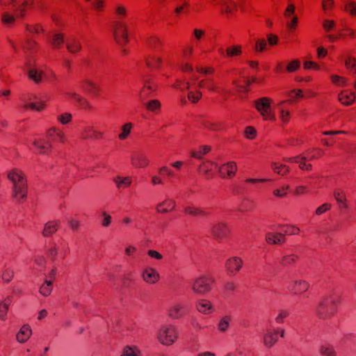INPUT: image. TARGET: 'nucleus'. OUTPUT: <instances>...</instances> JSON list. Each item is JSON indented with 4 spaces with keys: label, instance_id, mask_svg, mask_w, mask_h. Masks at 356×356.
I'll list each match as a JSON object with an SVG mask.
<instances>
[{
    "label": "nucleus",
    "instance_id": "nucleus-1",
    "mask_svg": "<svg viewBox=\"0 0 356 356\" xmlns=\"http://www.w3.org/2000/svg\"><path fill=\"white\" fill-rule=\"evenodd\" d=\"M8 179L13 184V198L18 202H24L28 194L27 181L24 172L19 169H12L8 174Z\"/></svg>",
    "mask_w": 356,
    "mask_h": 356
},
{
    "label": "nucleus",
    "instance_id": "nucleus-2",
    "mask_svg": "<svg viewBox=\"0 0 356 356\" xmlns=\"http://www.w3.org/2000/svg\"><path fill=\"white\" fill-rule=\"evenodd\" d=\"M339 302L340 298L335 294L325 296L316 307L317 316L321 319L330 318L337 313Z\"/></svg>",
    "mask_w": 356,
    "mask_h": 356
},
{
    "label": "nucleus",
    "instance_id": "nucleus-3",
    "mask_svg": "<svg viewBox=\"0 0 356 356\" xmlns=\"http://www.w3.org/2000/svg\"><path fill=\"white\" fill-rule=\"evenodd\" d=\"M111 28L115 42L121 47L126 46L129 42L127 24L122 21L115 20L112 22Z\"/></svg>",
    "mask_w": 356,
    "mask_h": 356
},
{
    "label": "nucleus",
    "instance_id": "nucleus-4",
    "mask_svg": "<svg viewBox=\"0 0 356 356\" xmlns=\"http://www.w3.org/2000/svg\"><path fill=\"white\" fill-rule=\"evenodd\" d=\"M271 103L272 99L266 97L254 101V107L262 116L264 120L273 122L275 120V116L271 109Z\"/></svg>",
    "mask_w": 356,
    "mask_h": 356
},
{
    "label": "nucleus",
    "instance_id": "nucleus-5",
    "mask_svg": "<svg viewBox=\"0 0 356 356\" xmlns=\"http://www.w3.org/2000/svg\"><path fill=\"white\" fill-rule=\"evenodd\" d=\"M215 280L207 275H202L195 280L193 285V291L197 294H204L211 289V285Z\"/></svg>",
    "mask_w": 356,
    "mask_h": 356
},
{
    "label": "nucleus",
    "instance_id": "nucleus-6",
    "mask_svg": "<svg viewBox=\"0 0 356 356\" xmlns=\"http://www.w3.org/2000/svg\"><path fill=\"white\" fill-rule=\"evenodd\" d=\"M158 89V85L153 76H148L144 80V85L140 92V99L145 101L149 97L154 96Z\"/></svg>",
    "mask_w": 356,
    "mask_h": 356
},
{
    "label": "nucleus",
    "instance_id": "nucleus-7",
    "mask_svg": "<svg viewBox=\"0 0 356 356\" xmlns=\"http://www.w3.org/2000/svg\"><path fill=\"white\" fill-rule=\"evenodd\" d=\"M197 122L200 127L212 131H218L225 128V124L220 121H214L207 117L200 116Z\"/></svg>",
    "mask_w": 356,
    "mask_h": 356
},
{
    "label": "nucleus",
    "instance_id": "nucleus-8",
    "mask_svg": "<svg viewBox=\"0 0 356 356\" xmlns=\"http://www.w3.org/2000/svg\"><path fill=\"white\" fill-rule=\"evenodd\" d=\"M177 338V332L172 326L161 329L159 333V339L161 343L171 345Z\"/></svg>",
    "mask_w": 356,
    "mask_h": 356
},
{
    "label": "nucleus",
    "instance_id": "nucleus-9",
    "mask_svg": "<svg viewBox=\"0 0 356 356\" xmlns=\"http://www.w3.org/2000/svg\"><path fill=\"white\" fill-rule=\"evenodd\" d=\"M237 165L234 161H229L222 164L218 169L219 175L222 179H230L235 176Z\"/></svg>",
    "mask_w": 356,
    "mask_h": 356
},
{
    "label": "nucleus",
    "instance_id": "nucleus-10",
    "mask_svg": "<svg viewBox=\"0 0 356 356\" xmlns=\"http://www.w3.org/2000/svg\"><path fill=\"white\" fill-rule=\"evenodd\" d=\"M131 165L137 168H146L149 164L147 156L143 152H134L131 156Z\"/></svg>",
    "mask_w": 356,
    "mask_h": 356
},
{
    "label": "nucleus",
    "instance_id": "nucleus-11",
    "mask_svg": "<svg viewBox=\"0 0 356 356\" xmlns=\"http://www.w3.org/2000/svg\"><path fill=\"white\" fill-rule=\"evenodd\" d=\"M65 95L67 99L74 102L75 106L76 107L88 111L92 109V106L90 105L89 102L86 98L81 97L79 94L67 93Z\"/></svg>",
    "mask_w": 356,
    "mask_h": 356
},
{
    "label": "nucleus",
    "instance_id": "nucleus-12",
    "mask_svg": "<svg viewBox=\"0 0 356 356\" xmlns=\"http://www.w3.org/2000/svg\"><path fill=\"white\" fill-rule=\"evenodd\" d=\"M218 4L221 6L220 13L230 17L237 10V6L232 0H220Z\"/></svg>",
    "mask_w": 356,
    "mask_h": 356
},
{
    "label": "nucleus",
    "instance_id": "nucleus-13",
    "mask_svg": "<svg viewBox=\"0 0 356 356\" xmlns=\"http://www.w3.org/2000/svg\"><path fill=\"white\" fill-rule=\"evenodd\" d=\"M37 152L40 154H49L52 151V145L51 142L44 139H38L33 143Z\"/></svg>",
    "mask_w": 356,
    "mask_h": 356
},
{
    "label": "nucleus",
    "instance_id": "nucleus-14",
    "mask_svg": "<svg viewBox=\"0 0 356 356\" xmlns=\"http://www.w3.org/2000/svg\"><path fill=\"white\" fill-rule=\"evenodd\" d=\"M47 136L52 142L64 143L65 142V135L64 132L58 128L51 127L47 131Z\"/></svg>",
    "mask_w": 356,
    "mask_h": 356
},
{
    "label": "nucleus",
    "instance_id": "nucleus-15",
    "mask_svg": "<svg viewBox=\"0 0 356 356\" xmlns=\"http://www.w3.org/2000/svg\"><path fill=\"white\" fill-rule=\"evenodd\" d=\"M229 230L227 226L223 223L214 225L212 228L213 236L220 241L228 236Z\"/></svg>",
    "mask_w": 356,
    "mask_h": 356
},
{
    "label": "nucleus",
    "instance_id": "nucleus-16",
    "mask_svg": "<svg viewBox=\"0 0 356 356\" xmlns=\"http://www.w3.org/2000/svg\"><path fill=\"white\" fill-rule=\"evenodd\" d=\"M217 168L218 165L216 163L207 161L200 165L199 170L200 173L205 175L209 179L213 177Z\"/></svg>",
    "mask_w": 356,
    "mask_h": 356
},
{
    "label": "nucleus",
    "instance_id": "nucleus-17",
    "mask_svg": "<svg viewBox=\"0 0 356 356\" xmlns=\"http://www.w3.org/2000/svg\"><path fill=\"white\" fill-rule=\"evenodd\" d=\"M79 86L83 90H84L88 94L96 96L99 95V87L96 83L92 82L90 80H82L79 83Z\"/></svg>",
    "mask_w": 356,
    "mask_h": 356
},
{
    "label": "nucleus",
    "instance_id": "nucleus-18",
    "mask_svg": "<svg viewBox=\"0 0 356 356\" xmlns=\"http://www.w3.org/2000/svg\"><path fill=\"white\" fill-rule=\"evenodd\" d=\"M355 94L354 92L343 90L338 95L339 101L345 106H350L355 101Z\"/></svg>",
    "mask_w": 356,
    "mask_h": 356
},
{
    "label": "nucleus",
    "instance_id": "nucleus-19",
    "mask_svg": "<svg viewBox=\"0 0 356 356\" xmlns=\"http://www.w3.org/2000/svg\"><path fill=\"white\" fill-rule=\"evenodd\" d=\"M226 268L231 273L239 271L243 265V261L239 257H232L226 262Z\"/></svg>",
    "mask_w": 356,
    "mask_h": 356
},
{
    "label": "nucleus",
    "instance_id": "nucleus-20",
    "mask_svg": "<svg viewBox=\"0 0 356 356\" xmlns=\"http://www.w3.org/2000/svg\"><path fill=\"white\" fill-rule=\"evenodd\" d=\"M143 277L146 282L154 284L159 281V274L154 268H147L143 271Z\"/></svg>",
    "mask_w": 356,
    "mask_h": 356
},
{
    "label": "nucleus",
    "instance_id": "nucleus-21",
    "mask_svg": "<svg viewBox=\"0 0 356 356\" xmlns=\"http://www.w3.org/2000/svg\"><path fill=\"white\" fill-rule=\"evenodd\" d=\"M333 195L340 209H348L346 195L343 191L339 188L335 189Z\"/></svg>",
    "mask_w": 356,
    "mask_h": 356
},
{
    "label": "nucleus",
    "instance_id": "nucleus-22",
    "mask_svg": "<svg viewBox=\"0 0 356 356\" xmlns=\"http://www.w3.org/2000/svg\"><path fill=\"white\" fill-rule=\"evenodd\" d=\"M176 203L172 200H165L157 205L156 209L159 213H165L174 210Z\"/></svg>",
    "mask_w": 356,
    "mask_h": 356
},
{
    "label": "nucleus",
    "instance_id": "nucleus-23",
    "mask_svg": "<svg viewBox=\"0 0 356 356\" xmlns=\"http://www.w3.org/2000/svg\"><path fill=\"white\" fill-rule=\"evenodd\" d=\"M31 335V329L29 325H23L16 335L17 340L19 343L26 342Z\"/></svg>",
    "mask_w": 356,
    "mask_h": 356
},
{
    "label": "nucleus",
    "instance_id": "nucleus-24",
    "mask_svg": "<svg viewBox=\"0 0 356 356\" xmlns=\"http://www.w3.org/2000/svg\"><path fill=\"white\" fill-rule=\"evenodd\" d=\"M309 284L306 281H296L291 288V291L293 294H301L307 291L309 289Z\"/></svg>",
    "mask_w": 356,
    "mask_h": 356
},
{
    "label": "nucleus",
    "instance_id": "nucleus-25",
    "mask_svg": "<svg viewBox=\"0 0 356 356\" xmlns=\"http://www.w3.org/2000/svg\"><path fill=\"white\" fill-rule=\"evenodd\" d=\"M60 225L59 221H49L47 222L44 225L42 235L44 237H49L54 234L57 230Z\"/></svg>",
    "mask_w": 356,
    "mask_h": 356
},
{
    "label": "nucleus",
    "instance_id": "nucleus-26",
    "mask_svg": "<svg viewBox=\"0 0 356 356\" xmlns=\"http://www.w3.org/2000/svg\"><path fill=\"white\" fill-rule=\"evenodd\" d=\"M266 239L269 244H282L285 241V236L281 233H268Z\"/></svg>",
    "mask_w": 356,
    "mask_h": 356
},
{
    "label": "nucleus",
    "instance_id": "nucleus-27",
    "mask_svg": "<svg viewBox=\"0 0 356 356\" xmlns=\"http://www.w3.org/2000/svg\"><path fill=\"white\" fill-rule=\"evenodd\" d=\"M66 48L69 52L76 54L81 51V44L79 40L72 38L67 40Z\"/></svg>",
    "mask_w": 356,
    "mask_h": 356
},
{
    "label": "nucleus",
    "instance_id": "nucleus-28",
    "mask_svg": "<svg viewBox=\"0 0 356 356\" xmlns=\"http://www.w3.org/2000/svg\"><path fill=\"white\" fill-rule=\"evenodd\" d=\"M342 10L352 17H356V2L352 0H344Z\"/></svg>",
    "mask_w": 356,
    "mask_h": 356
},
{
    "label": "nucleus",
    "instance_id": "nucleus-29",
    "mask_svg": "<svg viewBox=\"0 0 356 356\" xmlns=\"http://www.w3.org/2000/svg\"><path fill=\"white\" fill-rule=\"evenodd\" d=\"M242 53V47L240 44L229 46L226 49V56L227 58L238 57Z\"/></svg>",
    "mask_w": 356,
    "mask_h": 356
},
{
    "label": "nucleus",
    "instance_id": "nucleus-30",
    "mask_svg": "<svg viewBox=\"0 0 356 356\" xmlns=\"http://www.w3.org/2000/svg\"><path fill=\"white\" fill-rule=\"evenodd\" d=\"M277 334L278 332L276 331L266 333L264 339V344L269 348L272 347L277 341Z\"/></svg>",
    "mask_w": 356,
    "mask_h": 356
},
{
    "label": "nucleus",
    "instance_id": "nucleus-31",
    "mask_svg": "<svg viewBox=\"0 0 356 356\" xmlns=\"http://www.w3.org/2000/svg\"><path fill=\"white\" fill-rule=\"evenodd\" d=\"M64 43V35L63 33H56L53 35L51 41V47L54 49H59Z\"/></svg>",
    "mask_w": 356,
    "mask_h": 356
},
{
    "label": "nucleus",
    "instance_id": "nucleus-32",
    "mask_svg": "<svg viewBox=\"0 0 356 356\" xmlns=\"http://www.w3.org/2000/svg\"><path fill=\"white\" fill-rule=\"evenodd\" d=\"M146 65L152 69H159L162 65V59L160 57L149 56L146 59Z\"/></svg>",
    "mask_w": 356,
    "mask_h": 356
},
{
    "label": "nucleus",
    "instance_id": "nucleus-33",
    "mask_svg": "<svg viewBox=\"0 0 356 356\" xmlns=\"http://www.w3.org/2000/svg\"><path fill=\"white\" fill-rule=\"evenodd\" d=\"M102 133L98 132L93 129L92 127L86 128L84 131L83 132L82 136L85 139L88 138H102Z\"/></svg>",
    "mask_w": 356,
    "mask_h": 356
},
{
    "label": "nucleus",
    "instance_id": "nucleus-34",
    "mask_svg": "<svg viewBox=\"0 0 356 356\" xmlns=\"http://www.w3.org/2000/svg\"><path fill=\"white\" fill-rule=\"evenodd\" d=\"M286 97H289V99L283 101L282 104L289 103L291 104L292 101L295 98L303 97L302 90L301 89H293L286 92Z\"/></svg>",
    "mask_w": 356,
    "mask_h": 356
},
{
    "label": "nucleus",
    "instance_id": "nucleus-35",
    "mask_svg": "<svg viewBox=\"0 0 356 356\" xmlns=\"http://www.w3.org/2000/svg\"><path fill=\"white\" fill-rule=\"evenodd\" d=\"M272 168L275 173L284 176L289 172V166L280 163H272Z\"/></svg>",
    "mask_w": 356,
    "mask_h": 356
},
{
    "label": "nucleus",
    "instance_id": "nucleus-36",
    "mask_svg": "<svg viewBox=\"0 0 356 356\" xmlns=\"http://www.w3.org/2000/svg\"><path fill=\"white\" fill-rule=\"evenodd\" d=\"M176 15L179 16L180 15H187L190 13V3L186 1H183L180 6H178L175 9Z\"/></svg>",
    "mask_w": 356,
    "mask_h": 356
},
{
    "label": "nucleus",
    "instance_id": "nucleus-37",
    "mask_svg": "<svg viewBox=\"0 0 356 356\" xmlns=\"http://www.w3.org/2000/svg\"><path fill=\"white\" fill-rule=\"evenodd\" d=\"M161 104L158 99H152L145 104V108L148 111H160Z\"/></svg>",
    "mask_w": 356,
    "mask_h": 356
},
{
    "label": "nucleus",
    "instance_id": "nucleus-38",
    "mask_svg": "<svg viewBox=\"0 0 356 356\" xmlns=\"http://www.w3.org/2000/svg\"><path fill=\"white\" fill-rule=\"evenodd\" d=\"M133 128V124L131 122H127L124 124L121 128V134H119L118 138L121 140L127 139L131 133Z\"/></svg>",
    "mask_w": 356,
    "mask_h": 356
},
{
    "label": "nucleus",
    "instance_id": "nucleus-39",
    "mask_svg": "<svg viewBox=\"0 0 356 356\" xmlns=\"http://www.w3.org/2000/svg\"><path fill=\"white\" fill-rule=\"evenodd\" d=\"M197 309L199 312L202 313H209L212 309L211 303L210 301L207 300H202L198 302L197 305Z\"/></svg>",
    "mask_w": 356,
    "mask_h": 356
},
{
    "label": "nucleus",
    "instance_id": "nucleus-40",
    "mask_svg": "<svg viewBox=\"0 0 356 356\" xmlns=\"http://www.w3.org/2000/svg\"><path fill=\"white\" fill-rule=\"evenodd\" d=\"M183 314L184 307L180 305H175L169 310V315L173 318H178L181 317Z\"/></svg>",
    "mask_w": 356,
    "mask_h": 356
},
{
    "label": "nucleus",
    "instance_id": "nucleus-41",
    "mask_svg": "<svg viewBox=\"0 0 356 356\" xmlns=\"http://www.w3.org/2000/svg\"><path fill=\"white\" fill-rule=\"evenodd\" d=\"M211 150V147L209 145H202L199 147L198 151L193 152L191 156L196 159H202V156L209 153Z\"/></svg>",
    "mask_w": 356,
    "mask_h": 356
},
{
    "label": "nucleus",
    "instance_id": "nucleus-42",
    "mask_svg": "<svg viewBox=\"0 0 356 356\" xmlns=\"http://www.w3.org/2000/svg\"><path fill=\"white\" fill-rule=\"evenodd\" d=\"M92 8L97 13H104L106 8V0H93Z\"/></svg>",
    "mask_w": 356,
    "mask_h": 356
},
{
    "label": "nucleus",
    "instance_id": "nucleus-43",
    "mask_svg": "<svg viewBox=\"0 0 356 356\" xmlns=\"http://www.w3.org/2000/svg\"><path fill=\"white\" fill-rule=\"evenodd\" d=\"M53 280H45L44 283L40 286V292L44 296L50 295L52 291Z\"/></svg>",
    "mask_w": 356,
    "mask_h": 356
},
{
    "label": "nucleus",
    "instance_id": "nucleus-44",
    "mask_svg": "<svg viewBox=\"0 0 356 356\" xmlns=\"http://www.w3.org/2000/svg\"><path fill=\"white\" fill-rule=\"evenodd\" d=\"M10 301L9 299H6L0 302V318L5 320L7 313L8 312Z\"/></svg>",
    "mask_w": 356,
    "mask_h": 356
},
{
    "label": "nucleus",
    "instance_id": "nucleus-45",
    "mask_svg": "<svg viewBox=\"0 0 356 356\" xmlns=\"http://www.w3.org/2000/svg\"><path fill=\"white\" fill-rule=\"evenodd\" d=\"M25 27L26 31L31 33L39 34L44 32V29L40 24H35L33 25L26 24Z\"/></svg>",
    "mask_w": 356,
    "mask_h": 356
},
{
    "label": "nucleus",
    "instance_id": "nucleus-46",
    "mask_svg": "<svg viewBox=\"0 0 356 356\" xmlns=\"http://www.w3.org/2000/svg\"><path fill=\"white\" fill-rule=\"evenodd\" d=\"M331 82L338 86H345L346 85V79L337 74H332L330 76Z\"/></svg>",
    "mask_w": 356,
    "mask_h": 356
},
{
    "label": "nucleus",
    "instance_id": "nucleus-47",
    "mask_svg": "<svg viewBox=\"0 0 356 356\" xmlns=\"http://www.w3.org/2000/svg\"><path fill=\"white\" fill-rule=\"evenodd\" d=\"M202 94L200 91H191L188 93L187 97L188 99L192 103V104H196L197 103L200 99L202 98Z\"/></svg>",
    "mask_w": 356,
    "mask_h": 356
},
{
    "label": "nucleus",
    "instance_id": "nucleus-48",
    "mask_svg": "<svg viewBox=\"0 0 356 356\" xmlns=\"http://www.w3.org/2000/svg\"><path fill=\"white\" fill-rule=\"evenodd\" d=\"M28 77L35 83H39L42 81V73L36 70H30L28 72Z\"/></svg>",
    "mask_w": 356,
    "mask_h": 356
},
{
    "label": "nucleus",
    "instance_id": "nucleus-49",
    "mask_svg": "<svg viewBox=\"0 0 356 356\" xmlns=\"http://www.w3.org/2000/svg\"><path fill=\"white\" fill-rule=\"evenodd\" d=\"M300 67V62L298 60H291L286 66V71L289 73H293L298 71Z\"/></svg>",
    "mask_w": 356,
    "mask_h": 356
},
{
    "label": "nucleus",
    "instance_id": "nucleus-50",
    "mask_svg": "<svg viewBox=\"0 0 356 356\" xmlns=\"http://www.w3.org/2000/svg\"><path fill=\"white\" fill-rule=\"evenodd\" d=\"M173 88L183 91L185 90H189L191 88V85L189 82L185 81L184 80L177 79L174 83Z\"/></svg>",
    "mask_w": 356,
    "mask_h": 356
},
{
    "label": "nucleus",
    "instance_id": "nucleus-51",
    "mask_svg": "<svg viewBox=\"0 0 356 356\" xmlns=\"http://www.w3.org/2000/svg\"><path fill=\"white\" fill-rule=\"evenodd\" d=\"M345 66L347 70H351L356 74V58L349 56L345 60Z\"/></svg>",
    "mask_w": 356,
    "mask_h": 356
},
{
    "label": "nucleus",
    "instance_id": "nucleus-52",
    "mask_svg": "<svg viewBox=\"0 0 356 356\" xmlns=\"http://www.w3.org/2000/svg\"><path fill=\"white\" fill-rule=\"evenodd\" d=\"M15 15L13 16L8 13H3L1 16V22L3 25H12L15 22Z\"/></svg>",
    "mask_w": 356,
    "mask_h": 356
},
{
    "label": "nucleus",
    "instance_id": "nucleus-53",
    "mask_svg": "<svg viewBox=\"0 0 356 356\" xmlns=\"http://www.w3.org/2000/svg\"><path fill=\"white\" fill-rule=\"evenodd\" d=\"M121 356H140V351L136 348H133L130 346H126Z\"/></svg>",
    "mask_w": 356,
    "mask_h": 356
},
{
    "label": "nucleus",
    "instance_id": "nucleus-54",
    "mask_svg": "<svg viewBox=\"0 0 356 356\" xmlns=\"http://www.w3.org/2000/svg\"><path fill=\"white\" fill-rule=\"evenodd\" d=\"M257 130L254 127L248 126L244 131V136L246 138L253 140L257 137Z\"/></svg>",
    "mask_w": 356,
    "mask_h": 356
},
{
    "label": "nucleus",
    "instance_id": "nucleus-55",
    "mask_svg": "<svg viewBox=\"0 0 356 356\" xmlns=\"http://www.w3.org/2000/svg\"><path fill=\"white\" fill-rule=\"evenodd\" d=\"M267 49V42L264 38L258 39L255 42V51L262 52Z\"/></svg>",
    "mask_w": 356,
    "mask_h": 356
},
{
    "label": "nucleus",
    "instance_id": "nucleus-56",
    "mask_svg": "<svg viewBox=\"0 0 356 356\" xmlns=\"http://www.w3.org/2000/svg\"><path fill=\"white\" fill-rule=\"evenodd\" d=\"M298 259V257L293 254H290V255H286L282 258V264L284 266L291 265V264H293L295 262H296Z\"/></svg>",
    "mask_w": 356,
    "mask_h": 356
},
{
    "label": "nucleus",
    "instance_id": "nucleus-57",
    "mask_svg": "<svg viewBox=\"0 0 356 356\" xmlns=\"http://www.w3.org/2000/svg\"><path fill=\"white\" fill-rule=\"evenodd\" d=\"M229 321L230 317L228 316L222 318L218 324V329L222 332L226 331L229 327Z\"/></svg>",
    "mask_w": 356,
    "mask_h": 356
},
{
    "label": "nucleus",
    "instance_id": "nucleus-58",
    "mask_svg": "<svg viewBox=\"0 0 356 356\" xmlns=\"http://www.w3.org/2000/svg\"><path fill=\"white\" fill-rule=\"evenodd\" d=\"M14 277V271L10 268H6L2 273L1 277L3 282H10Z\"/></svg>",
    "mask_w": 356,
    "mask_h": 356
},
{
    "label": "nucleus",
    "instance_id": "nucleus-59",
    "mask_svg": "<svg viewBox=\"0 0 356 356\" xmlns=\"http://www.w3.org/2000/svg\"><path fill=\"white\" fill-rule=\"evenodd\" d=\"M322 9L324 13H327L331 11L334 5V0H322Z\"/></svg>",
    "mask_w": 356,
    "mask_h": 356
},
{
    "label": "nucleus",
    "instance_id": "nucleus-60",
    "mask_svg": "<svg viewBox=\"0 0 356 356\" xmlns=\"http://www.w3.org/2000/svg\"><path fill=\"white\" fill-rule=\"evenodd\" d=\"M45 104L43 102H32L26 106L29 108L31 110H36L38 111H41L44 109Z\"/></svg>",
    "mask_w": 356,
    "mask_h": 356
},
{
    "label": "nucleus",
    "instance_id": "nucleus-61",
    "mask_svg": "<svg viewBox=\"0 0 356 356\" xmlns=\"http://www.w3.org/2000/svg\"><path fill=\"white\" fill-rule=\"evenodd\" d=\"M158 172L161 175H166L168 177H175V174L172 169L168 166H163L158 170Z\"/></svg>",
    "mask_w": 356,
    "mask_h": 356
},
{
    "label": "nucleus",
    "instance_id": "nucleus-62",
    "mask_svg": "<svg viewBox=\"0 0 356 356\" xmlns=\"http://www.w3.org/2000/svg\"><path fill=\"white\" fill-rule=\"evenodd\" d=\"M115 13L122 18H125L127 15V10L124 6L120 4L115 7Z\"/></svg>",
    "mask_w": 356,
    "mask_h": 356
},
{
    "label": "nucleus",
    "instance_id": "nucleus-63",
    "mask_svg": "<svg viewBox=\"0 0 356 356\" xmlns=\"http://www.w3.org/2000/svg\"><path fill=\"white\" fill-rule=\"evenodd\" d=\"M321 353L324 356H335L336 355L333 347H332L330 346H322V348L321 349Z\"/></svg>",
    "mask_w": 356,
    "mask_h": 356
},
{
    "label": "nucleus",
    "instance_id": "nucleus-64",
    "mask_svg": "<svg viewBox=\"0 0 356 356\" xmlns=\"http://www.w3.org/2000/svg\"><path fill=\"white\" fill-rule=\"evenodd\" d=\"M72 116L70 113H63L58 117V120L62 124H67L70 123L72 121Z\"/></svg>",
    "mask_w": 356,
    "mask_h": 356
}]
</instances>
